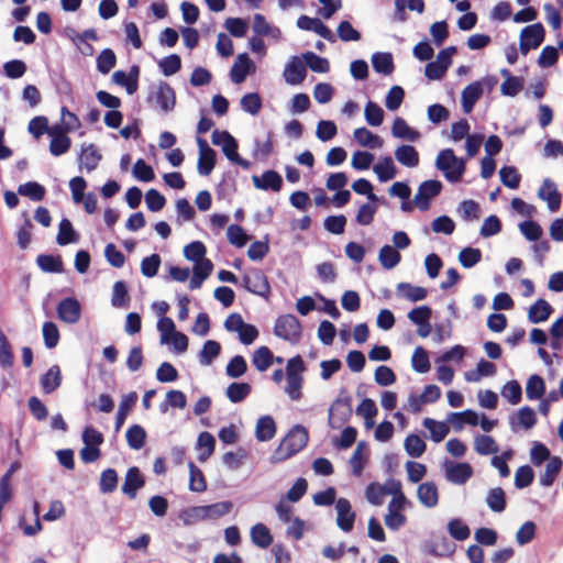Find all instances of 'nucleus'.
Instances as JSON below:
<instances>
[{
    "label": "nucleus",
    "instance_id": "0e129e2a",
    "mask_svg": "<svg viewBox=\"0 0 563 563\" xmlns=\"http://www.w3.org/2000/svg\"><path fill=\"white\" fill-rule=\"evenodd\" d=\"M206 252H207L206 246L200 241H194L184 247V256L186 257V260L194 262V263H198L202 260H207L205 257Z\"/></svg>",
    "mask_w": 563,
    "mask_h": 563
},
{
    "label": "nucleus",
    "instance_id": "7c9ffc66",
    "mask_svg": "<svg viewBox=\"0 0 563 563\" xmlns=\"http://www.w3.org/2000/svg\"><path fill=\"white\" fill-rule=\"evenodd\" d=\"M563 465V461L560 456H552L548 464L545 465V470L543 474L540 476V484L544 487H550L556 479L559 472L561 471Z\"/></svg>",
    "mask_w": 563,
    "mask_h": 563
},
{
    "label": "nucleus",
    "instance_id": "f03ea898",
    "mask_svg": "<svg viewBox=\"0 0 563 563\" xmlns=\"http://www.w3.org/2000/svg\"><path fill=\"white\" fill-rule=\"evenodd\" d=\"M308 440V431L302 426H295L274 451L271 462L279 463L294 456L307 445Z\"/></svg>",
    "mask_w": 563,
    "mask_h": 563
},
{
    "label": "nucleus",
    "instance_id": "e2e57ef3",
    "mask_svg": "<svg viewBox=\"0 0 563 563\" xmlns=\"http://www.w3.org/2000/svg\"><path fill=\"white\" fill-rule=\"evenodd\" d=\"M179 519L184 526H194L205 521L202 506H191L179 512Z\"/></svg>",
    "mask_w": 563,
    "mask_h": 563
},
{
    "label": "nucleus",
    "instance_id": "9d476101",
    "mask_svg": "<svg viewBox=\"0 0 563 563\" xmlns=\"http://www.w3.org/2000/svg\"><path fill=\"white\" fill-rule=\"evenodd\" d=\"M57 316L65 323H77L81 317L80 302L74 297L64 298L57 306Z\"/></svg>",
    "mask_w": 563,
    "mask_h": 563
},
{
    "label": "nucleus",
    "instance_id": "473e14b6",
    "mask_svg": "<svg viewBox=\"0 0 563 563\" xmlns=\"http://www.w3.org/2000/svg\"><path fill=\"white\" fill-rule=\"evenodd\" d=\"M335 509L338 512L336 523L343 531L347 532L352 530V515H350L351 504L345 498H340L335 503Z\"/></svg>",
    "mask_w": 563,
    "mask_h": 563
},
{
    "label": "nucleus",
    "instance_id": "a18cd8bd",
    "mask_svg": "<svg viewBox=\"0 0 563 563\" xmlns=\"http://www.w3.org/2000/svg\"><path fill=\"white\" fill-rule=\"evenodd\" d=\"M220 351L221 345L219 342L213 340L206 341L199 353V363L203 366L210 365L218 357Z\"/></svg>",
    "mask_w": 563,
    "mask_h": 563
},
{
    "label": "nucleus",
    "instance_id": "72a5a7b5",
    "mask_svg": "<svg viewBox=\"0 0 563 563\" xmlns=\"http://www.w3.org/2000/svg\"><path fill=\"white\" fill-rule=\"evenodd\" d=\"M372 65L376 73L388 76L395 69L394 58L390 53H375L372 56Z\"/></svg>",
    "mask_w": 563,
    "mask_h": 563
},
{
    "label": "nucleus",
    "instance_id": "ea45409f",
    "mask_svg": "<svg viewBox=\"0 0 563 563\" xmlns=\"http://www.w3.org/2000/svg\"><path fill=\"white\" fill-rule=\"evenodd\" d=\"M125 438L131 449L141 450L146 441V432L140 424H133L126 430Z\"/></svg>",
    "mask_w": 563,
    "mask_h": 563
},
{
    "label": "nucleus",
    "instance_id": "c03bdc74",
    "mask_svg": "<svg viewBox=\"0 0 563 563\" xmlns=\"http://www.w3.org/2000/svg\"><path fill=\"white\" fill-rule=\"evenodd\" d=\"M545 393V384L541 376L534 374L528 378L526 395L530 400L540 399Z\"/></svg>",
    "mask_w": 563,
    "mask_h": 563
},
{
    "label": "nucleus",
    "instance_id": "e433bc0d",
    "mask_svg": "<svg viewBox=\"0 0 563 563\" xmlns=\"http://www.w3.org/2000/svg\"><path fill=\"white\" fill-rule=\"evenodd\" d=\"M379 181L385 183L395 178L397 169L390 156L384 157L373 167Z\"/></svg>",
    "mask_w": 563,
    "mask_h": 563
},
{
    "label": "nucleus",
    "instance_id": "9b49d317",
    "mask_svg": "<svg viewBox=\"0 0 563 563\" xmlns=\"http://www.w3.org/2000/svg\"><path fill=\"white\" fill-rule=\"evenodd\" d=\"M307 75L306 64L302 56H292L285 66L283 76L287 84L296 86L301 84Z\"/></svg>",
    "mask_w": 563,
    "mask_h": 563
},
{
    "label": "nucleus",
    "instance_id": "2f4dec72",
    "mask_svg": "<svg viewBox=\"0 0 563 563\" xmlns=\"http://www.w3.org/2000/svg\"><path fill=\"white\" fill-rule=\"evenodd\" d=\"M233 508V504L229 500L218 501L211 505L202 506L203 518L207 520H217L228 515Z\"/></svg>",
    "mask_w": 563,
    "mask_h": 563
},
{
    "label": "nucleus",
    "instance_id": "774afa93",
    "mask_svg": "<svg viewBox=\"0 0 563 563\" xmlns=\"http://www.w3.org/2000/svg\"><path fill=\"white\" fill-rule=\"evenodd\" d=\"M44 344L47 349H54L59 342V331L57 325L52 321L44 322L42 327Z\"/></svg>",
    "mask_w": 563,
    "mask_h": 563
},
{
    "label": "nucleus",
    "instance_id": "f257e3e1",
    "mask_svg": "<svg viewBox=\"0 0 563 563\" xmlns=\"http://www.w3.org/2000/svg\"><path fill=\"white\" fill-rule=\"evenodd\" d=\"M352 415V397L347 389H342L329 409V424L333 429H343L340 446H352V426H346Z\"/></svg>",
    "mask_w": 563,
    "mask_h": 563
},
{
    "label": "nucleus",
    "instance_id": "a878e982",
    "mask_svg": "<svg viewBox=\"0 0 563 563\" xmlns=\"http://www.w3.org/2000/svg\"><path fill=\"white\" fill-rule=\"evenodd\" d=\"M391 134L396 139H402L407 141H417L420 137V133L410 128L407 121L400 117H397L391 126Z\"/></svg>",
    "mask_w": 563,
    "mask_h": 563
},
{
    "label": "nucleus",
    "instance_id": "3c124183",
    "mask_svg": "<svg viewBox=\"0 0 563 563\" xmlns=\"http://www.w3.org/2000/svg\"><path fill=\"white\" fill-rule=\"evenodd\" d=\"M407 454L411 457H420L427 449L426 442L417 434H409L404 442Z\"/></svg>",
    "mask_w": 563,
    "mask_h": 563
},
{
    "label": "nucleus",
    "instance_id": "4468645a",
    "mask_svg": "<svg viewBox=\"0 0 563 563\" xmlns=\"http://www.w3.org/2000/svg\"><path fill=\"white\" fill-rule=\"evenodd\" d=\"M297 26L305 31H312L325 40H331L333 36L329 27L318 18L300 15L297 20Z\"/></svg>",
    "mask_w": 563,
    "mask_h": 563
},
{
    "label": "nucleus",
    "instance_id": "864d4df0",
    "mask_svg": "<svg viewBox=\"0 0 563 563\" xmlns=\"http://www.w3.org/2000/svg\"><path fill=\"white\" fill-rule=\"evenodd\" d=\"M412 368L420 374L430 371L431 364L428 352L422 346H417L411 357Z\"/></svg>",
    "mask_w": 563,
    "mask_h": 563
},
{
    "label": "nucleus",
    "instance_id": "8fccbe9b",
    "mask_svg": "<svg viewBox=\"0 0 563 563\" xmlns=\"http://www.w3.org/2000/svg\"><path fill=\"white\" fill-rule=\"evenodd\" d=\"M189 489L195 493H202L207 489L203 473L194 462H189Z\"/></svg>",
    "mask_w": 563,
    "mask_h": 563
},
{
    "label": "nucleus",
    "instance_id": "423d86ee",
    "mask_svg": "<svg viewBox=\"0 0 563 563\" xmlns=\"http://www.w3.org/2000/svg\"><path fill=\"white\" fill-rule=\"evenodd\" d=\"M147 101L162 114H166L175 109L176 93L168 82L159 81L156 88L150 92Z\"/></svg>",
    "mask_w": 563,
    "mask_h": 563
},
{
    "label": "nucleus",
    "instance_id": "69168bd1",
    "mask_svg": "<svg viewBox=\"0 0 563 563\" xmlns=\"http://www.w3.org/2000/svg\"><path fill=\"white\" fill-rule=\"evenodd\" d=\"M501 396L511 405L519 404L522 398L521 385L517 380L507 382L501 389Z\"/></svg>",
    "mask_w": 563,
    "mask_h": 563
},
{
    "label": "nucleus",
    "instance_id": "bf43d9fd",
    "mask_svg": "<svg viewBox=\"0 0 563 563\" xmlns=\"http://www.w3.org/2000/svg\"><path fill=\"white\" fill-rule=\"evenodd\" d=\"M158 67L164 76H173L181 68V58L177 54H170L158 62Z\"/></svg>",
    "mask_w": 563,
    "mask_h": 563
},
{
    "label": "nucleus",
    "instance_id": "a211bd4d",
    "mask_svg": "<svg viewBox=\"0 0 563 563\" xmlns=\"http://www.w3.org/2000/svg\"><path fill=\"white\" fill-rule=\"evenodd\" d=\"M446 478L453 484L463 485L473 475V468L468 463H455L446 467Z\"/></svg>",
    "mask_w": 563,
    "mask_h": 563
},
{
    "label": "nucleus",
    "instance_id": "c85d7f7f",
    "mask_svg": "<svg viewBox=\"0 0 563 563\" xmlns=\"http://www.w3.org/2000/svg\"><path fill=\"white\" fill-rule=\"evenodd\" d=\"M354 140L362 146L375 150L383 146V139L366 128L354 130Z\"/></svg>",
    "mask_w": 563,
    "mask_h": 563
},
{
    "label": "nucleus",
    "instance_id": "5fc2aeb1",
    "mask_svg": "<svg viewBox=\"0 0 563 563\" xmlns=\"http://www.w3.org/2000/svg\"><path fill=\"white\" fill-rule=\"evenodd\" d=\"M475 450L481 455L496 454L499 448L490 435L479 434L474 441Z\"/></svg>",
    "mask_w": 563,
    "mask_h": 563
},
{
    "label": "nucleus",
    "instance_id": "20e7f679",
    "mask_svg": "<svg viewBox=\"0 0 563 563\" xmlns=\"http://www.w3.org/2000/svg\"><path fill=\"white\" fill-rule=\"evenodd\" d=\"M211 140L214 145L221 146L223 154L230 162L244 169H249L251 167V163L239 155L238 142L228 131L214 130L212 132Z\"/></svg>",
    "mask_w": 563,
    "mask_h": 563
},
{
    "label": "nucleus",
    "instance_id": "603ef678",
    "mask_svg": "<svg viewBox=\"0 0 563 563\" xmlns=\"http://www.w3.org/2000/svg\"><path fill=\"white\" fill-rule=\"evenodd\" d=\"M97 70L107 75L117 64V56L111 48H104L97 56Z\"/></svg>",
    "mask_w": 563,
    "mask_h": 563
},
{
    "label": "nucleus",
    "instance_id": "39448f33",
    "mask_svg": "<svg viewBox=\"0 0 563 563\" xmlns=\"http://www.w3.org/2000/svg\"><path fill=\"white\" fill-rule=\"evenodd\" d=\"M274 334L290 344H297L301 339L302 327L296 316L282 314L275 321Z\"/></svg>",
    "mask_w": 563,
    "mask_h": 563
},
{
    "label": "nucleus",
    "instance_id": "2eb2a0df",
    "mask_svg": "<svg viewBox=\"0 0 563 563\" xmlns=\"http://www.w3.org/2000/svg\"><path fill=\"white\" fill-rule=\"evenodd\" d=\"M483 85L482 81L476 80L470 85H467L462 91V107L465 113H470L475 103L483 96Z\"/></svg>",
    "mask_w": 563,
    "mask_h": 563
},
{
    "label": "nucleus",
    "instance_id": "13d9d810",
    "mask_svg": "<svg viewBox=\"0 0 563 563\" xmlns=\"http://www.w3.org/2000/svg\"><path fill=\"white\" fill-rule=\"evenodd\" d=\"M129 299L126 284L123 280L115 282L112 289L111 305L114 308L126 307Z\"/></svg>",
    "mask_w": 563,
    "mask_h": 563
},
{
    "label": "nucleus",
    "instance_id": "f704fd0d",
    "mask_svg": "<svg viewBox=\"0 0 563 563\" xmlns=\"http://www.w3.org/2000/svg\"><path fill=\"white\" fill-rule=\"evenodd\" d=\"M137 400V394L135 391H131L124 395L120 401L119 409L115 417V430L119 431L123 426L128 412L134 407Z\"/></svg>",
    "mask_w": 563,
    "mask_h": 563
},
{
    "label": "nucleus",
    "instance_id": "c9c22d12",
    "mask_svg": "<svg viewBox=\"0 0 563 563\" xmlns=\"http://www.w3.org/2000/svg\"><path fill=\"white\" fill-rule=\"evenodd\" d=\"M78 239L79 235L74 230L71 222L66 218L62 219L58 225V234L56 236L57 244L64 246L70 243H76Z\"/></svg>",
    "mask_w": 563,
    "mask_h": 563
},
{
    "label": "nucleus",
    "instance_id": "09e8293b",
    "mask_svg": "<svg viewBox=\"0 0 563 563\" xmlns=\"http://www.w3.org/2000/svg\"><path fill=\"white\" fill-rule=\"evenodd\" d=\"M251 393V385L247 383H232L228 386L225 395L233 404L243 401Z\"/></svg>",
    "mask_w": 563,
    "mask_h": 563
},
{
    "label": "nucleus",
    "instance_id": "49530a36",
    "mask_svg": "<svg viewBox=\"0 0 563 563\" xmlns=\"http://www.w3.org/2000/svg\"><path fill=\"white\" fill-rule=\"evenodd\" d=\"M45 188L36 181H27L18 188V194L30 198L33 201H41L45 197Z\"/></svg>",
    "mask_w": 563,
    "mask_h": 563
},
{
    "label": "nucleus",
    "instance_id": "393cba45",
    "mask_svg": "<svg viewBox=\"0 0 563 563\" xmlns=\"http://www.w3.org/2000/svg\"><path fill=\"white\" fill-rule=\"evenodd\" d=\"M251 541L261 549H267L273 543V536L264 523H256L250 530Z\"/></svg>",
    "mask_w": 563,
    "mask_h": 563
},
{
    "label": "nucleus",
    "instance_id": "5701e85b",
    "mask_svg": "<svg viewBox=\"0 0 563 563\" xmlns=\"http://www.w3.org/2000/svg\"><path fill=\"white\" fill-rule=\"evenodd\" d=\"M553 312L552 306L545 299H538L528 311V319L531 323L544 322Z\"/></svg>",
    "mask_w": 563,
    "mask_h": 563
},
{
    "label": "nucleus",
    "instance_id": "1a4fd4ad",
    "mask_svg": "<svg viewBox=\"0 0 563 563\" xmlns=\"http://www.w3.org/2000/svg\"><path fill=\"white\" fill-rule=\"evenodd\" d=\"M442 187L443 186L440 180L430 179L422 181L415 196L417 207L422 211H427L430 208L431 199L440 195Z\"/></svg>",
    "mask_w": 563,
    "mask_h": 563
},
{
    "label": "nucleus",
    "instance_id": "4d7b16f0",
    "mask_svg": "<svg viewBox=\"0 0 563 563\" xmlns=\"http://www.w3.org/2000/svg\"><path fill=\"white\" fill-rule=\"evenodd\" d=\"M118 473L114 468H107L100 475L99 489L102 494L113 493L118 487Z\"/></svg>",
    "mask_w": 563,
    "mask_h": 563
},
{
    "label": "nucleus",
    "instance_id": "cd10ccee",
    "mask_svg": "<svg viewBox=\"0 0 563 563\" xmlns=\"http://www.w3.org/2000/svg\"><path fill=\"white\" fill-rule=\"evenodd\" d=\"M377 406L373 399L365 398L356 408V413L364 418V426L367 430L375 426V417L377 416Z\"/></svg>",
    "mask_w": 563,
    "mask_h": 563
},
{
    "label": "nucleus",
    "instance_id": "6e6d98bb",
    "mask_svg": "<svg viewBox=\"0 0 563 563\" xmlns=\"http://www.w3.org/2000/svg\"><path fill=\"white\" fill-rule=\"evenodd\" d=\"M38 267L46 273H62L63 262L59 256L41 254L36 258Z\"/></svg>",
    "mask_w": 563,
    "mask_h": 563
},
{
    "label": "nucleus",
    "instance_id": "79ce46f5",
    "mask_svg": "<svg viewBox=\"0 0 563 563\" xmlns=\"http://www.w3.org/2000/svg\"><path fill=\"white\" fill-rule=\"evenodd\" d=\"M423 426L430 431L431 439L437 443L444 440L450 432V428L445 422L437 421L432 418H424Z\"/></svg>",
    "mask_w": 563,
    "mask_h": 563
},
{
    "label": "nucleus",
    "instance_id": "a19ab883",
    "mask_svg": "<svg viewBox=\"0 0 563 563\" xmlns=\"http://www.w3.org/2000/svg\"><path fill=\"white\" fill-rule=\"evenodd\" d=\"M274 355L267 346H260L253 353L252 363L260 372L267 371L273 364Z\"/></svg>",
    "mask_w": 563,
    "mask_h": 563
},
{
    "label": "nucleus",
    "instance_id": "680f3d73",
    "mask_svg": "<svg viewBox=\"0 0 563 563\" xmlns=\"http://www.w3.org/2000/svg\"><path fill=\"white\" fill-rule=\"evenodd\" d=\"M302 59L305 60L306 66L314 73H327L329 70L328 59L314 54L313 52L302 54Z\"/></svg>",
    "mask_w": 563,
    "mask_h": 563
},
{
    "label": "nucleus",
    "instance_id": "c756f323",
    "mask_svg": "<svg viewBox=\"0 0 563 563\" xmlns=\"http://www.w3.org/2000/svg\"><path fill=\"white\" fill-rule=\"evenodd\" d=\"M396 159L404 166L412 168L419 164V153L412 145H400L395 151Z\"/></svg>",
    "mask_w": 563,
    "mask_h": 563
},
{
    "label": "nucleus",
    "instance_id": "37998d69",
    "mask_svg": "<svg viewBox=\"0 0 563 563\" xmlns=\"http://www.w3.org/2000/svg\"><path fill=\"white\" fill-rule=\"evenodd\" d=\"M486 503L494 512H503L506 509V494L501 487L488 490Z\"/></svg>",
    "mask_w": 563,
    "mask_h": 563
},
{
    "label": "nucleus",
    "instance_id": "bb28decb",
    "mask_svg": "<svg viewBox=\"0 0 563 563\" xmlns=\"http://www.w3.org/2000/svg\"><path fill=\"white\" fill-rule=\"evenodd\" d=\"M62 384V373L58 365H52L41 377V386L45 394H52Z\"/></svg>",
    "mask_w": 563,
    "mask_h": 563
},
{
    "label": "nucleus",
    "instance_id": "f3484780",
    "mask_svg": "<svg viewBox=\"0 0 563 563\" xmlns=\"http://www.w3.org/2000/svg\"><path fill=\"white\" fill-rule=\"evenodd\" d=\"M253 62L250 59L246 53L240 54L231 67L230 78L234 84H241L245 80L249 75L251 68L253 67Z\"/></svg>",
    "mask_w": 563,
    "mask_h": 563
},
{
    "label": "nucleus",
    "instance_id": "de8ad7c7",
    "mask_svg": "<svg viewBox=\"0 0 563 563\" xmlns=\"http://www.w3.org/2000/svg\"><path fill=\"white\" fill-rule=\"evenodd\" d=\"M397 288L401 296L412 302L423 300L428 295L426 288L421 286H413L409 283H400Z\"/></svg>",
    "mask_w": 563,
    "mask_h": 563
},
{
    "label": "nucleus",
    "instance_id": "ddd939ff",
    "mask_svg": "<svg viewBox=\"0 0 563 563\" xmlns=\"http://www.w3.org/2000/svg\"><path fill=\"white\" fill-rule=\"evenodd\" d=\"M145 482L136 466H132L126 471L125 479L122 485V492L131 499L136 497V493L144 486Z\"/></svg>",
    "mask_w": 563,
    "mask_h": 563
},
{
    "label": "nucleus",
    "instance_id": "4c0bfd02",
    "mask_svg": "<svg viewBox=\"0 0 563 563\" xmlns=\"http://www.w3.org/2000/svg\"><path fill=\"white\" fill-rule=\"evenodd\" d=\"M378 260L385 269H391L399 264L401 255L397 249L386 244L380 249Z\"/></svg>",
    "mask_w": 563,
    "mask_h": 563
},
{
    "label": "nucleus",
    "instance_id": "6ab92c4d",
    "mask_svg": "<svg viewBox=\"0 0 563 563\" xmlns=\"http://www.w3.org/2000/svg\"><path fill=\"white\" fill-rule=\"evenodd\" d=\"M419 501L427 508H433L439 503V490L433 482L421 483L417 489Z\"/></svg>",
    "mask_w": 563,
    "mask_h": 563
},
{
    "label": "nucleus",
    "instance_id": "052dcab7",
    "mask_svg": "<svg viewBox=\"0 0 563 563\" xmlns=\"http://www.w3.org/2000/svg\"><path fill=\"white\" fill-rule=\"evenodd\" d=\"M500 181L510 189H517L520 185L521 175L515 166H504L499 170Z\"/></svg>",
    "mask_w": 563,
    "mask_h": 563
},
{
    "label": "nucleus",
    "instance_id": "4be33fe9",
    "mask_svg": "<svg viewBox=\"0 0 563 563\" xmlns=\"http://www.w3.org/2000/svg\"><path fill=\"white\" fill-rule=\"evenodd\" d=\"M252 29L258 36H269L279 40L282 32L277 26L269 24L263 14L256 13L253 18Z\"/></svg>",
    "mask_w": 563,
    "mask_h": 563
},
{
    "label": "nucleus",
    "instance_id": "0eeeda50",
    "mask_svg": "<svg viewBox=\"0 0 563 563\" xmlns=\"http://www.w3.org/2000/svg\"><path fill=\"white\" fill-rule=\"evenodd\" d=\"M242 286L250 292L267 299L271 295V285L261 269H253L242 278Z\"/></svg>",
    "mask_w": 563,
    "mask_h": 563
},
{
    "label": "nucleus",
    "instance_id": "338daca9",
    "mask_svg": "<svg viewBox=\"0 0 563 563\" xmlns=\"http://www.w3.org/2000/svg\"><path fill=\"white\" fill-rule=\"evenodd\" d=\"M364 114L371 126H379L384 121V110L373 101L366 103Z\"/></svg>",
    "mask_w": 563,
    "mask_h": 563
},
{
    "label": "nucleus",
    "instance_id": "7ed1b4c3",
    "mask_svg": "<svg viewBox=\"0 0 563 563\" xmlns=\"http://www.w3.org/2000/svg\"><path fill=\"white\" fill-rule=\"evenodd\" d=\"M435 167L450 183H459L465 173V162L457 158L452 148L442 150L435 159Z\"/></svg>",
    "mask_w": 563,
    "mask_h": 563
},
{
    "label": "nucleus",
    "instance_id": "b1692460",
    "mask_svg": "<svg viewBox=\"0 0 563 563\" xmlns=\"http://www.w3.org/2000/svg\"><path fill=\"white\" fill-rule=\"evenodd\" d=\"M276 433V423L271 416L261 417L255 426V438L260 442H267Z\"/></svg>",
    "mask_w": 563,
    "mask_h": 563
},
{
    "label": "nucleus",
    "instance_id": "6e6552de",
    "mask_svg": "<svg viewBox=\"0 0 563 563\" xmlns=\"http://www.w3.org/2000/svg\"><path fill=\"white\" fill-rule=\"evenodd\" d=\"M544 27L541 23H534L522 29L520 34V51L527 54L530 49L539 47L544 40Z\"/></svg>",
    "mask_w": 563,
    "mask_h": 563
},
{
    "label": "nucleus",
    "instance_id": "aec40b11",
    "mask_svg": "<svg viewBox=\"0 0 563 563\" xmlns=\"http://www.w3.org/2000/svg\"><path fill=\"white\" fill-rule=\"evenodd\" d=\"M137 75H139V67L132 66L130 75H128L123 70H117L112 75V81L115 85L122 86L126 89V92L129 95H132L137 89Z\"/></svg>",
    "mask_w": 563,
    "mask_h": 563
},
{
    "label": "nucleus",
    "instance_id": "dca6fc26",
    "mask_svg": "<svg viewBox=\"0 0 563 563\" xmlns=\"http://www.w3.org/2000/svg\"><path fill=\"white\" fill-rule=\"evenodd\" d=\"M539 197L548 202L551 211H556L561 205V194L558 191L555 184L547 178L538 192Z\"/></svg>",
    "mask_w": 563,
    "mask_h": 563
},
{
    "label": "nucleus",
    "instance_id": "f8f14e48",
    "mask_svg": "<svg viewBox=\"0 0 563 563\" xmlns=\"http://www.w3.org/2000/svg\"><path fill=\"white\" fill-rule=\"evenodd\" d=\"M252 181L255 188L261 190L279 191L283 186L282 176L275 170H266L261 176H252Z\"/></svg>",
    "mask_w": 563,
    "mask_h": 563
},
{
    "label": "nucleus",
    "instance_id": "58836bf2",
    "mask_svg": "<svg viewBox=\"0 0 563 563\" xmlns=\"http://www.w3.org/2000/svg\"><path fill=\"white\" fill-rule=\"evenodd\" d=\"M216 440L209 432H201L197 439V449L200 451L198 460L205 462L213 453Z\"/></svg>",
    "mask_w": 563,
    "mask_h": 563
},
{
    "label": "nucleus",
    "instance_id": "412c9836",
    "mask_svg": "<svg viewBox=\"0 0 563 563\" xmlns=\"http://www.w3.org/2000/svg\"><path fill=\"white\" fill-rule=\"evenodd\" d=\"M101 158H102V156L99 153L96 145L88 144L86 146H82L81 153L79 156L80 168H84L88 173H91L92 170H95L98 167Z\"/></svg>",
    "mask_w": 563,
    "mask_h": 563
}]
</instances>
